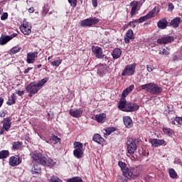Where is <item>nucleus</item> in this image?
I'll list each match as a JSON object with an SVG mask.
<instances>
[{"label": "nucleus", "mask_w": 182, "mask_h": 182, "mask_svg": "<svg viewBox=\"0 0 182 182\" xmlns=\"http://www.w3.org/2000/svg\"><path fill=\"white\" fill-rule=\"evenodd\" d=\"M46 82H48V80L46 78H44L38 82H33L28 85L26 87V90L28 92V97H32L33 96H34V95H36V93H38V92H39V90L42 89L43 85H45Z\"/></svg>", "instance_id": "nucleus-1"}, {"label": "nucleus", "mask_w": 182, "mask_h": 182, "mask_svg": "<svg viewBox=\"0 0 182 182\" xmlns=\"http://www.w3.org/2000/svg\"><path fill=\"white\" fill-rule=\"evenodd\" d=\"M139 105L136 103H128L126 98H121L118 103V109L122 112H136L139 110Z\"/></svg>", "instance_id": "nucleus-2"}, {"label": "nucleus", "mask_w": 182, "mask_h": 182, "mask_svg": "<svg viewBox=\"0 0 182 182\" xmlns=\"http://www.w3.org/2000/svg\"><path fill=\"white\" fill-rule=\"evenodd\" d=\"M139 89L140 90H145V92H148L151 95H160L163 92V88L154 82L142 85L139 87Z\"/></svg>", "instance_id": "nucleus-3"}, {"label": "nucleus", "mask_w": 182, "mask_h": 182, "mask_svg": "<svg viewBox=\"0 0 182 182\" xmlns=\"http://www.w3.org/2000/svg\"><path fill=\"white\" fill-rule=\"evenodd\" d=\"M141 173V169H140V167H129L128 172H127V175H125V178H122V181L126 182L127 180H130V178H136V177H139V176H140Z\"/></svg>", "instance_id": "nucleus-4"}, {"label": "nucleus", "mask_w": 182, "mask_h": 182, "mask_svg": "<svg viewBox=\"0 0 182 182\" xmlns=\"http://www.w3.org/2000/svg\"><path fill=\"white\" fill-rule=\"evenodd\" d=\"M74 149L73 155L76 159H82L83 157V144L75 141L74 143Z\"/></svg>", "instance_id": "nucleus-5"}, {"label": "nucleus", "mask_w": 182, "mask_h": 182, "mask_svg": "<svg viewBox=\"0 0 182 182\" xmlns=\"http://www.w3.org/2000/svg\"><path fill=\"white\" fill-rule=\"evenodd\" d=\"M136 64L134 63L127 65L121 74L122 76H133V75H134V72H136Z\"/></svg>", "instance_id": "nucleus-6"}, {"label": "nucleus", "mask_w": 182, "mask_h": 182, "mask_svg": "<svg viewBox=\"0 0 182 182\" xmlns=\"http://www.w3.org/2000/svg\"><path fill=\"white\" fill-rule=\"evenodd\" d=\"M145 1L146 0H141L139 2L134 1L130 3V6H132L130 12L131 18H133V16L137 14V11H139V5L141 6Z\"/></svg>", "instance_id": "nucleus-7"}, {"label": "nucleus", "mask_w": 182, "mask_h": 182, "mask_svg": "<svg viewBox=\"0 0 182 182\" xmlns=\"http://www.w3.org/2000/svg\"><path fill=\"white\" fill-rule=\"evenodd\" d=\"M127 153L129 154H134V152L136 151V150H137V145L136 144L134 139L130 138L127 141Z\"/></svg>", "instance_id": "nucleus-8"}, {"label": "nucleus", "mask_w": 182, "mask_h": 182, "mask_svg": "<svg viewBox=\"0 0 182 182\" xmlns=\"http://www.w3.org/2000/svg\"><path fill=\"white\" fill-rule=\"evenodd\" d=\"M99 23V19L96 17L86 18L81 21L80 26L89 27Z\"/></svg>", "instance_id": "nucleus-9"}, {"label": "nucleus", "mask_w": 182, "mask_h": 182, "mask_svg": "<svg viewBox=\"0 0 182 182\" xmlns=\"http://www.w3.org/2000/svg\"><path fill=\"white\" fill-rule=\"evenodd\" d=\"M92 52L94 53L97 59H103L106 56L103 54V49L99 46H93L92 47Z\"/></svg>", "instance_id": "nucleus-10"}, {"label": "nucleus", "mask_w": 182, "mask_h": 182, "mask_svg": "<svg viewBox=\"0 0 182 182\" xmlns=\"http://www.w3.org/2000/svg\"><path fill=\"white\" fill-rule=\"evenodd\" d=\"M174 41V37L170 36H165L157 39L156 42L159 45H166L167 43H171Z\"/></svg>", "instance_id": "nucleus-11"}, {"label": "nucleus", "mask_w": 182, "mask_h": 182, "mask_svg": "<svg viewBox=\"0 0 182 182\" xmlns=\"http://www.w3.org/2000/svg\"><path fill=\"white\" fill-rule=\"evenodd\" d=\"M22 163V158H20L19 156H11L9 159V164L12 167L19 166Z\"/></svg>", "instance_id": "nucleus-12"}, {"label": "nucleus", "mask_w": 182, "mask_h": 182, "mask_svg": "<svg viewBox=\"0 0 182 182\" xmlns=\"http://www.w3.org/2000/svg\"><path fill=\"white\" fill-rule=\"evenodd\" d=\"M41 166H44L45 167H46V166L53 167L55 166V161L49 157L44 156L41 160Z\"/></svg>", "instance_id": "nucleus-13"}, {"label": "nucleus", "mask_w": 182, "mask_h": 182, "mask_svg": "<svg viewBox=\"0 0 182 182\" xmlns=\"http://www.w3.org/2000/svg\"><path fill=\"white\" fill-rule=\"evenodd\" d=\"M36 58H38V52L35 51L33 53H27V63H35V60H36Z\"/></svg>", "instance_id": "nucleus-14"}, {"label": "nucleus", "mask_w": 182, "mask_h": 182, "mask_svg": "<svg viewBox=\"0 0 182 182\" xmlns=\"http://www.w3.org/2000/svg\"><path fill=\"white\" fill-rule=\"evenodd\" d=\"M45 158V156L41 153H33L31 154V159L38 163V164H42V160Z\"/></svg>", "instance_id": "nucleus-15"}, {"label": "nucleus", "mask_w": 182, "mask_h": 182, "mask_svg": "<svg viewBox=\"0 0 182 182\" xmlns=\"http://www.w3.org/2000/svg\"><path fill=\"white\" fill-rule=\"evenodd\" d=\"M69 114H70V116H72V117L79 118L83 114V110H82L81 109H70Z\"/></svg>", "instance_id": "nucleus-16"}, {"label": "nucleus", "mask_w": 182, "mask_h": 182, "mask_svg": "<svg viewBox=\"0 0 182 182\" xmlns=\"http://www.w3.org/2000/svg\"><path fill=\"white\" fill-rule=\"evenodd\" d=\"M16 36V34H12L11 36H6L4 37L0 38V45H5L9 42V41H11V39H14Z\"/></svg>", "instance_id": "nucleus-17"}, {"label": "nucleus", "mask_w": 182, "mask_h": 182, "mask_svg": "<svg viewBox=\"0 0 182 182\" xmlns=\"http://www.w3.org/2000/svg\"><path fill=\"white\" fill-rule=\"evenodd\" d=\"M2 123H3V129H4V130H6V132H8V130H9V129H11V126L12 124L11 118H9V117L5 118L3 120Z\"/></svg>", "instance_id": "nucleus-18"}, {"label": "nucleus", "mask_w": 182, "mask_h": 182, "mask_svg": "<svg viewBox=\"0 0 182 182\" xmlns=\"http://www.w3.org/2000/svg\"><path fill=\"white\" fill-rule=\"evenodd\" d=\"M118 166H119V167L122 171L123 176L125 178L126 175H127V173H129V168L127 166V165H126V163L122 162V161H119Z\"/></svg>", "instance_id": "nucleus-19"}, {"label": "nucleus", "mask_w": 182, "mask_h": 182, "mask_svg": "<svg viewBox=\"0 0 182 182\" xmlns=\"http://www.w3.org/2000/svg\"><path fill=\"white\" fill-rule=\"evenodd\" d=\"M168 25V21L166 18H161L157 23V26L159 29H166Z\"/></svg>", "instance_id": "nucleus-20"}, {"label": "nucleus", "mask_w": 182, "mask_h": 182, "mask_svg": "<svg viewBox=\"0 0 182 182\" xmlns=\"http://www.w3.org/2000/svg\"><path fill=\"white\" fill-rule=\"evenodd\" d=\"M166 143V141L163 139H154L151 141V144L152 147H159V146H162V144H164Z\"/></svg>", "instance_id": "nucleus-21"}, {"label": "nucleus", "mask_w": 182, "mask_h": 182, "mask_svg": "<svg viewBox=\"0 0 182 182\" xmlns=\"http://www.w3.org/2000/svg\"><path fill=\"white\" fill-rule=\"evenodd\" d=\"M133 89H134V85H131L129 87H127L122 94L121 99H126V97L131 93L133 91Z\"/></svg>", "instance_id": "nucleus-22"}, {"label": "nucleus", "mask_w": 182, "mask_h": 182, "mask_svg": "<svg viewBox=\"0 0 182 182\" xmlns=\"http://www.w3.org/2000/svg\"><path fill=\"white\" fill-rule=\"evenodd\" d=\"M130 39H134V35L133 33V30H128L126 36L124 37V41L126 43H129L130 42Z\"/></svg>", "instance_id": "nucleus-23"}, {"label": "nucleus", "mask_w": 182, "mask_h": 182, "mask_svg": "<svg viewBox=\"0 0 182 182\" xmlns=\"http://www.w3.org/2000/svg\"><path fill=\"white\" fill-rule=\"evenodd\" d=\"M93 141H95V143H97L98 144H102L103 141H105V139L100 136L99 134H95L92 138Z\"/></svg>", "instance_id": "nucleus-24"}, {"label": "nucleus", "mask_w": 182, "mask_h": 182, "mask_svg": "<svg viewBox=\"0 0 182 182\" xmlns=\"http://www.w3.org/2000/svg\"><path fill=\"white\" fill-rule=\"evenodd\" d=\"M160 12V8L155 7L151 11H149L147 14L149 16V18L151 19V18H154L157 14Z\"/></svg>", "instance_id": "nucleus-25"}, {"label": "nucleus", "mask_w": 182, "mask_h": 182, "mask_svg": "<svg viewBox=\"0 0 182 182\" xmlns=\"http://www.w3.org/2000/svg\"><path fill=\"white\" fill-rule=\"evenodd\" d=\"M112 55L114 59H119L122 56V50L120 48H114L112 51Z\"/></svg>", "instance_id": "nucleus-26"}, {"label": "nucleus", "mask_w": 182, "mask_h": 182, "mask_svg": "<svg viewBox=\"0 0 182 182\" xmlns=\"http://www.w3.org/2000/svg\"><path fill=\"white\" fill-rule=\"evenodd\" d=\"M124 123L126 126V127H128V129H130L133 126V121L129 117H124Z\"/></svg>", "instance_id": "nucleus-27"}, {"label": "nucleus", "mask_w": 182, "mask_h": 182, "mask_svg": "<svg viewBox=\"0 0 182 182\" xmlns=\"http://www.w3.org/2000/svg\"><path fill=\"white\" fill-rule=\"evenodd\" d=\"M181 22V18L180 17H176L175 18H173L171 21V25H172V26L173 28H178L180 23Z\"/></svg>", "instance_id": "nucleus-28"}, {"label": "nucleus", "mask_w": 182, "mask_h": 182, "mask_svg": "<svg viewBox=\"0 0 182 182\" xmlns=\"http://www.w3.org/2000/svg\"><path fill=\"white\" fill-rule=\"evenodd\" d=\"M106 119V114H99L95 115V120L99 123H105V120Z\"/></svg>", "instance_id": "nucleus-29"}, {"label": "nucleus", "mask_w": 182, "mask_h": 182, "mask_svg": "<svg viewBox=\"0 0 182 182\" xmlns=\"http://www.w3.org/2000/svg\"><path fill=\"white\" fill-rule=\"evenodd\" d=\"M32 27H20V31L23 35H31Z\"/></svg>", "instance_id": "nucleus-30"}, {"label": "nucleus", "mask_w": 182, "mask_h": 182, "mask_svg": "<svg viewBox=\"0 0 182 182\" xmlns=\"http://www.w3.org/2000/svg\"><path fill=\"white\" fill-rule=\"evenodd\" d=\"M59 140H60V139H59L58 136H52L48 141H46V143H48V144H57Z\"/></svg>", "instance_id": "nucleus-31"}, {"label": "nucleus", "mask_w": 182, "mask_h": 182, "mask_svg": "<svg viewBox=\"0 0 182 182\" xmlns=\"http://www.w3.org/2000/svg\"><path fill=\"white\" fill-rule=\"evenodd\" d=\"M6 103L9 105V106H12V105H15V103H16V98H15L14 93L11 95V97L9 99Z\"/></svg>", "instance_id": "nucleus-32"}, {"label": "nucleus", "mask_w": 182, "mask_h": 182, "mask_svg": "<svg viewBox=\"0 0 182 182\" xmlns=\"http://www.w3.org/2000/svg\"><path fill=\"white\" fill-rule=\"evenodd\" d=\"M32 174H41V167L38 165H35L31 170Z\"/></svg>", "instance_id": "nucleus-33"}, {"label": "nucleus", "mask_w": 182, "mask_h": 182, "mask_svg": "<svg viewBox=\"0 0 182 182\" xmlns=\"http://www.w3.org/2000/svg\"><path fill=\"white\" fill-rule=\"evenodd\" d=\"M9 157V151L8 150H2L0 151V159H6Z\"/></svg>", "instance_id": "nucleus-34"}, {"label": "nucleus", "mask_w": 182, "mask_h": 182, "mask_svg": "<svg viewBox=\"0 0 182 182\" xmlns=\"http://www.w3.org/2000/svg\"><path fill=\"white\" fill-rule=\"evenodd\" d=\"M22 147V142L21 141H14L13 142V150H19Z\"/></svg>", "instance_id": "nucleus-35"}, {"label": "nucleus", "mask_w": 182, "mask_h": 182, "mask_svg": "<svg viewBox=\"0 0 182 182\" xmlns=\"http://www.w3.org/2000/svg\"><path fill=\"white\" fill-rule=\"evenodd\" d=\"M82 181V178L79 176H75L67 179V182H80Z\"/></svg>", "instance_id": "nucleus-36"}, {"label": "nucleus", "mask_w": 182, "mask_h": 182, "mask_svg": "<svg viewBox=\"0 0 182 182\" xmlns=\"http://www.w3.org/2000/svg\"><path fill=\"white\" fill-rule=\"evenodd\" d=\"M169 176L171 178H176L177 177V172L174 170V168H170L168 170Z\"/></svg>", "instance_id": "nucleus-37"}, {"label": "nucleus", "mask_w": 182, "mask_h": 182, "mask_svg": "<svg viewBox=\"0 0 182 182\" xmlns=\"http://www.w3.org/2000/svg\"><path fill=\"white\" fill-rule=\"evenodd\" d=\"M22 49V47L21 46H14L11 48V53H18V52L21 51Z\"/></svg>", "instance_id": "nucleus-38"}, {"label": "nucleus", "mask_w": 182, "mask_h": 182, "mask_svg": "<svg viewBox=\"0 0 182 182\" xmlns=\"http://www.w3.org/2000/svg\"><path fill=\"white\" fill-rule=\"evenodd\" d=\"M147 19H150V17L149 16V14H146V16H144L138 19L139 23H143V22H145V21H147Z\"/></svg>", "instance_id": "nucleus-39"}, {"label": "nucleus", "mask_w": 182, "mask_h": 182, "mask_svg": "<svg viewBox=\"0 0 182 182\" xmlns=\"http://www.w3.org/2000/svg\"><path fill=\"white\" fill-rule=\"evenodd\" d=\"M61 63H62V59H58L51 62L52 66H56V67L60 66Z\"/></svg>", "instance_id": "nucleus-40"}, {"label": "nucleus", "mask_w": 182, "mask_h": 182, "mask_svg": "<svg viewBox=\"0 0 182 182\" xmlns=\"http://www.w3.org/2000/svg\"><path fill=\"white\" fill-rule=\"evenodd\" d=\"M50 181V182H63L62 180H60V178H59V177L56 176H51Z\"/></svg>", "instance_id": "nucleus-41"}, {"label": "nucleus", "mask_w": 182, "mask_h": 182, "mask_svg": "<svg viewBox=\"0 0 182 182\" xmlns=\"http://www.w3.org/2000/svg\"><path fill=\"white\" fill-rule=\"evenodd\" d=\"M163 132H165L166 134H168V136H171V134H173V130L168 128H163Z\"/></svg>", "instance_id": "nucleus-42"}, {"label": "nucleus", "mask_w": 182, "mask_h": 182, "mask_svg": "<svg viewBox=\"0 0 182 182\" xmlns=\"http://www.w3.org/2000/svg\"><path fill=\"white\" fill-rule=\"evenodd\" d=\"M68 2L73 8H75V6L77 5V0H68Z\"/></svg>", "instance_id": "nucleus-43"}, {"label": "nucleus", "mask_w": 182, "mask_h": 182, "mask_svg": "<svg viewBox=\"0 0 182 182\" xmlns=\"http://www.w3.org/2000/svg\"><path fill=\"white\" fill-rule=\"evenodd\" d=\"M97 69L98 70V73H102L103 70H105V66L100 65L97 66Z\"/></svg>", "instance_id": "nucleus-44"}, {"label": "nucleus", "mask_w": 182, "mask_h": 182, "mask_svg": "<svg viewBox=\"0 0 182 182\" xmlns=\"http://www.w3.org/2000/svg\"><path fill=\"white\" fill-rule=\"evenodd\" d=\"M160 55H161V52L159 53ZM162 55H170V51H168V50L167 48H164L162 50Z\"/></svg>", "instance_id": "nucleus-45"}, {"label": "nucleus", "mask_w": 182, "mask_h": 182, "mask_svg": "<svg viewBox=\"0 0 182 182\" xmlns=\"http://www.w3.org/2000/svg\"><path fill=\"white\" fill-rule=\"evenodd\" d=\"M28 23H29L28 22H27L26 20H24V21H23V24L21 26V27L31 28V27L29 26Z\"/></svg>", "instance_id": "nucleus-46"}, {"label": "nucleus", "mask_w": 182, "mask_h": 182, "mask_svg": "<svg viewBox=\"0 0 182 182\" xmlns=\"http://www.w3.org/2000/svg\"><path fill=\"white\" fill-rule=\"evenodd\" d=\"M1 21H5L8 19V13H4L2 16H1Z\"/></svg>", "instance_id": "nucleus-47"}, {"label": "nucleus", "mask_w": 182, "mask_h": 182, "mask_svg": "<svg viewBox=\"0 0 182 182\" xmlns=\"http://www.w3.org/2000/svg\"><path fill=\"white\" fill-rule=\"evenodd\" d=\"M146 69L148 72H153L154 70V67L151 65H146Z\"/></svg>", "instance_id": "nucleus-48"}, {"label": "nucleus", "mask_w": 182, "mask_h": 182, "mask_svg": "<svg viewBox=\"0 0 182 182\" xmlns=\"http://www.w3.org/2000/svg\"><path fill=\"white\" fill-rule=\"evenodd\" d=\"M48 12H49V10H48L46 8H44L42 12L43 16H46V14H48Z\"/></svg>", "instance_id": "nucleus-49"}, {"label": "nucleus", "mask_w": 182, "mask_h": 182, "mask_svg": "<svg viewBox=\"0 0 182 182\" xmlns=\"http://www.w3.org/2000/svg\"><path fill=\"white\" fill-rule=\"evenodd\" d=\"M106 132H107V134H110V133H112V132H114V128L107 129Z\"/></svg>", "instance_id": "nucleus-50"}, {"label": "nucleus", "mask_w": 182, "mask_h": 182, "mask_svg": "<svg viewBox=\"0 0 182 182\" xmlns=\"http://www.w3.org/2000/svg\"><path fill=\"white\" fill-rule=\"evenodd\" d=\"M92 4L94 8H96L97 6V0H92Z\"/></svg>", "instance_id": "nucleus-51"}, {"label": "nucleus", "mask_w": 182, "mask_h": 182, "mask_svg": "<svg viewBox=\"0 0 182 182\" xmlns=\"http://www.w3.org/2000/svg\"><path fill=\"white\" fill-rule=\"evenodd\" d=\"M32 69H33V68H32V67H29V68H26V69L24 70L25 75H26V73H29V70H32Z\"/></svg>", "instance_id": "nucleus-52"}, {"label": "nucleus", "mask_w": 182, "mask_h": 182, "mask_svg": "<svg viewBox=\"0 0 182 182\" xmlns=\"http://www.w3.org/2000/svg\"><path fill=\"white\" fill-rule=\"evenodd\" d=\"M16 93H17V95H18V96H23V95H24V93H25V91L18 90V91L16 92Z\"/></svg>", "instance_id": "nucleus-53"}, {"label": "nucleus", "mask_w": 182, "mask_h": 182, "mask_svg": "<svg viewBox=\"0 0 182 182\" xmlns=\"http://www.w3.org/2000/svg\"><path fill=\"white\" fill-rule=\"evenodd\" d=\"M174 9V5L173 4H168V11H173Z\"/></svg>", "instance_id": "nucleus-54"}, {"label": "nucleus", "mask_w": 182, "mask_h": 182, "mask_svg": "<svg viewBox=\"0 0 182 182\" xmlns=\"http://www.w3.org/2000/svg\"><path fill=\"white\" fill-rule=\"evenodd\" d=\"M129 26H132V28H136V24H135L134 22H133V21H130V22L129 23Z\"/></svg>", "instance_id": "nucleus-55"}, {"label": "nucleus", "mask_w": 182, "mask_h": 182, "mask_svg": "<svg viewBox=\"0 0 182 182\" xmlns=\"http://www.w3.org/2000/svg\"><path fill=\"white\" fill-rule=\"evenodd\" d=\"M29 14H33L35 12V9L33 7H31L28 9Z\"/></svg>", "instance_id": "nucleus-56"}, {"label": "nucleus", "mask_w": 182, "mask_h": 182, "mask_svg": "<svg viewBox=\"0 0 182 182\" xmlns=\"http://www.w3.org/2000/svg\"><path fill=\"white\" fill-rule=\"evenodd\" d=\"M178 58L176 55H173V62H176V60H178Z\"/></svg>", "instance_id": "nucleus-57"}, {"label": "nucleus", "mask_w": 182, "mask_h": 182, "mask_svg": "<svg viewBox=\"0 0 182 182\" xmlns=\"http://www.w3.org/2000/svg\"><path fill=\"white\" fill-rule=\"evenodd\" d=\"M2 105H4V98L0 97V107L2 106Z\"/></svg>", "instance_id": "nucleus-58"}, {"label": "nucleus", "mask_w": 182, "mask_h": 182, "mask_svg": "<svg viewBox=\"0 0 182 182\" xmlns=\"http://www.w3.org/2000/svg\"><path fill=\"white\" fill-rule=\"evenodd\" d=\"M0 117H5V112L0 113Z\"/></svg>", "instance_id": "nucleus-59"}, {"label": "nucleus", "mask_w": 182, "mask_h": 182, "mask_svg": "<svg viewBox=\"0 0 182 182\" xmlns=\"http://www.w3.org/2000/svg\"><path fill=\"white\" fill-rule=\"evenodd\" d=\"M132 22H134V23H139V19H136V20H134L132 21Z\"/></svg>", "instance_id": "nucleus-60"}, {"label": "nucleus", "mask_w": 182, "mask_h": 182, "mask_svg": "<svg viewBox=\"0 0 182 182\" xmlns=\"http://www.w3.org/2000/svg\"><path fill=\"white\" fill-rule=\"evenodd\" d=\"M5 130V129H2L1 131H0V135L1 134H4V131Z\"/></svg>", "instance_id": "nucleus-61"}, {"label": "nucleus", "mask_w": 182, "mask_h": 182, "mask_svg": "<svg viewBox=\"0 0 182 182\" xmlns=\"http://www.w3.org/2000/svg\"><path fill=\"white\" fill-rule=\"evenodd\" d=\"M41 68H42V65L39 64L37 65V69H41Z\"/></svg>", "instance_id": "nucleus-62"}, {"label": "nucleus", "mask_w": 182, "mask_h": 182, "mask_svg": "<svg viewBox=\"0 0 182 182\" xmlns=\"http://www.w3.org/2000/svg\"><path fill=\"white\" fill-rule=\"evenodd\" d=\"M52 58H53L52 55H51V56H49L48 58V60H50V59H52Z\"/></svg>", "instance_id": "nucleus-63"}, {"label": "nucleus", "mask_w": 182, "mask_h": 182, "mask_svg": "<svg viewBox=\"0 0 182 182\" xmlns=\"http://www.w3.org/2000/svg\"><path fill=\"white\" fill-rule=\"evenodd\" d=\"M50 14H52V12H49V15H50Z\"/></svg>", "instance_id": "nucleus-64"}]
</instances>
